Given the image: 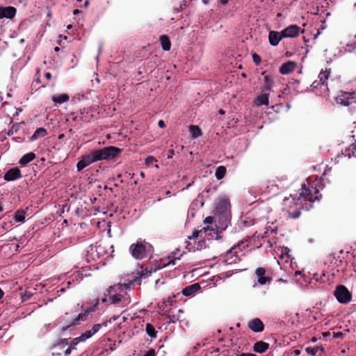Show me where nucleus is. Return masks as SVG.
I'll list each match as a JSON object with an SVG mask.
<instances>
[{"label": "nucleus", "mask_w": 356, "mask_h": 356, "mask_svg": "<svg viewBox=\"0 0 356 356\" xmlns=\"http://www.w3.org/2000/svg\"><path fill=\"white\" fill-rule=\"evenodd\" d=\"M122 152V149L115 146H108L99 149L92 150L90 154L81 156V159L76 163V170L78 172H80L92 163L102 160H111L115 159L119 156Z\"/></svg>", "instance_id": "1"}, {"label": "nucleus", "mask_w": 356, "mask_h": 356, "mask_svg": "<svg viewBox=\"0 0 356 356\" xmlns=\"http://www.w3.org/2000/svg\"><path fill=\"white\" fill-rule=\"evenodd\" d=\"M99 305V299H97L95 302L90 307L83 309V306H81L83 309L82 312L76 314L74 312H66L63 316H62V321H63V325L61 327V332H65L72 327L79 325L82 322L88 320V316L95 311L97 310Z\"/></svg>", "instance_id": "2"}, {"label": "nucleus", "mask_w": 356, "mask_h": 356, "mask_svg": "<svg viewBox=\"0 0 356 356\" xmlns=\"http://www.w3.org/2000/svg\"><path fill=\"white\" fill-rule=\"evenodd\" d=\"M318 193V191L313 187L311 186L309 184H302V187L300 189V192L298 194V196H297V194H295L293 195H291L292 197V200H290L289 198H284L283 200V204L285 207L284 209H286V207L289 204L293 203L295 201H299L302 199L305 200H309L311 202H314L316 200H318L317 194Z\"/></svg>", "instance_id": "3"}, {"label": "nucleus", "mask_w": 356, "mask_h": 356, "mask_svg": "<svg viewBox=\"0 0 356 356\" xmlns=\"http://www.w3.org/2000/svg\"><path fill=\"white\" fill-rule=\"evenodd\" d=\"M180 259V257H175V256L170 255L166 260H163L159 262L156 268L151 267L142 270L140 272L137 273L138 276L135 277L134 282L138 284H140V280L142 278H147L152 275V273L155 272L157 269H161L169 265H175L176 260Z\"/></svg>", "instance_id": "4"}, {"label": "nucleus", "mask_w": 356, "mask_h": 356, "mask_svg": "<svg viewBox=\"0 0 356 356\" xmlns=\"http://www.w3.org/2000/svg\"><path fill=\"white\" fill-rule=\"evenodd\" d=\"M244 242L241 241L237 245H234L225 254L223 262L227 264H236L241 260V257L244 255L242 250L240 249V246L243 245Z\"/></svg>", "instance_id": "5"}, {"label": "nucleus", "mask_w": 356, "mask_h": 356, "mask_svg": "<svg viewBox=\"0 0 356 356\" xmlns=\"http://www.w3.org/2000/svg\"><path fill=\"white\" fill-rule=\"evenodd\" d=\"M115 286H111L105 292L106 296L109 298V304L118 305L121 303L122 307H125L129 304V301L124 296L118 293Z\"/></svg>", "instance_id": "6"}, {"label": "nucleus", "mask_w": 356, "mask_h": 356, "mask_svg": "<svg viewBox=\"0 0 356 356\" xmlns=\"http://www.w3.org/2000/svg\"><path fill=\"white\" fill-rule=\"evenodd\" d=\"M334 296L337 300L342 304L349 302L352 298L351 293L348 291L346 286L341 284L337 286L334 291Z\"/></svg>", "instance_id": "7"}, {"label": "nucleus", "mask_w": 356, "mask_h": 356, "mask_svg": "<svg viewBox=\"0 0 356 356\" xmlns=\"http://www.w3.org/2000/svg\"><path fill=\"white\" fill-rule=\"evenodd\" d=\"M336 101L346 106H356V92H343L336 98Z\"/></svg>", "instance_id": "8"}, {"label": "nucleus", "mask_w": 356, "mask_h": 356, "mask_svg": "<svg viewBox=\"0 0 356 356\" xmlns=\"http://www.w3.org/2000/svg\"><path fill=\"white\" fill-rule=\"evenodd\" d=\"M129 250L136 259H143L146 257V246L143 243L131 245Z\"/></svg>", "instance_id": "9"}, {"label": "nucleus", "mask_w": 356, "mask_h": 356, "mask_svg": "<svg viewBox=\"0 0 356 356\" xmlns=\"http://www.w3.org/2000/svg\"><path fill=\"white\" fill-rule=\"evenodd\" d=\"M282 31V35L285 38H296L300 33H304L305 30L301 29L300 26L296 24H291L283 29Z\"/></svg>", "instance_id": "10"}, {"label": "nucleus", "mask_w": 356, "mask_h": 356, "mask_svg": "<svg viewBox=\"0 0 356 356\" xmlns=\"http://www.w3.org/2000/svg\"><path fill=\"white\" fill-rule=\"evenodd\" d=\"M254 274L257 282L260 285L270 284L273 280L272 277L267 275L266 268L263 267L257 268L254 271Z\"/></svg>", "instance_id": "11"}, {"label": "nucleus", "mask_w": 356, "mask_h": 356, "mask_svg": "<svg viewBox=\"0 0 356 356\" xmlns=\"http://www.w3.org/2000/svg\"><path fill=\"white\" fill-rule=\"evenodd\" d=\"M107 325L108 321H104L102 323L94 324L91 329L86 330L84 332H83L80 335V337L81 338L83 341H85L86 340L91 338L93 335L97 333L102 327H107Z\"/></svg>", "instance_id": "12"}, {"label": "nucleus", "mask_w": 356, "mask_h": 356, "mask_svg": "<svg viewBox=\"0 0 356 356\" xmlns=\"http://www.w3.org/2000/svg\"><path fill=\"white\" fill-rule=\"evenodd\" d=\"M22 177L21 170L15 167L8 170L4 175L3 179L5 181H11L18 179Z\"/></svg>", "instance_id": "13"}, {"label": "nucleus", "mask_w": 356, "mask_h": 356, "mask_svg": "<svg viewBox=\"0 0 356 356\" xmlns=\"http://www.w3.org/2000/svg\"><path fill=\"white\" fill-rule=\"evenodd\" d=\"M248 327L254 332H261L264 330V325L261 319L254 318L248 323Z\"/></svg>", "instance_id": "14"}, {"label": "nucleus", "mask_w": 356, "mask_h": 356, "mask_svg": "<svg viewBox=\"0 0 356 356\" xmlns=\"http://www.w3.org/2000/svg\"><path fill=\"white\" fill-rule=\"evenodd\" d=\"M297 67V63L292 60H288L284 63L279 69V72L282 74H288L293 72Z\"/></svg>", "instance_id": "15"}, {"label": "nucleus", "mask_w": 356, "mask_h": 356, "mask_svg": "<svg viewBox=\"0 0 356 356\" xmlns=\"http://www.w3.org/2000/svg\"><path fill=\"white\" fill-rule=\"evenodd\" d=\"M17 10L15 7H0V19H12L16 15Z\"/></svg>", "instance_id": "16"}, {"label": "nucleus", "mask_w": 356, "mask_h": 356, "mask_svg": "<svg viewBox=\"0 0 356 356\" xmlns=\"http://www.w3.org/2000/svg\"><path fill=\"white\" fill-rule=\"evenodd\" d=\"M282 38L284 37L282 35V31H270L269 32L268 40L272 46H277Z\"/></svg>", "instance_id": "17"}, {"label": "nucleus", "mask_w": 356, "mask_h": 356, "mask_svg": "<svg viewBox=\"0 0 356 356\" xmlns=\"http://www.w3.org/2000/svg\"><path fill=\"white\" fill-rule=\"evenodd\" d=\"M201 287L199 283H195L185 287L182 290V293L185 296H193L197 291L200 290Z\"/></svg>", "instance_id": "18"}, {"label": "nucleus", "mask_w": 356, "mask_h": 356, "mask_svg": "<svg viewBox=\"0 0 356 356\" xmlns=\"http://www.w3.org/2000/svg\"><path fill=\"white\" fill-rule=\"evenodd\" d=\"M229 206V204L227 200H222L219 202L216 207V210L218 212L224 213V217L225 218L226 220H227L229 217L227 211Z\"/></svg>", "instance_id": "19"}, {"label": "nucleus", "mask_w": 356, "mask_h": 356, "mask_svg": "<svg viewBox=\"0 0 356 356\" xmlns=\"http://www.w3.org/2000/svg\"><path fill=\"white\" fill-rule=\"evenodd\" d=\"M254 104L258 106L261 105L268 106L269 104V94L266 92H262V94L255 98Z\"/></svg>", "instance_id": "20"}, {"label": "nucleus", "mask_w": 356, "mask_h": 356, "mask_svg": "<svg viewBox=\"0 0 356 356\" xmlns=\"http://www.w3.org/2000/svg\"><path fill=\"white\" fill-rule=\"evenodd\" d=\"M261 75L264 76L265 85L261 88L262 92H270L274 85V81L269 75L266 74V72H263Z\"/></svg>", "instance_id": "21"}, {"label": "nucleus", "mask_w": 356, "mask_h": 356, "mask_svg": "<svg viewBox=\"0 0 356 356\" xmlns=\"http://www.w3.org/2000/svg\"><path fill=\"white\" fill-rule=\"evenodd\" d=\"M269 343L263 341H259L254 343L253 346V350L258 353H263L269 348Z\"/></svg>", "instance_id": "22"}, {"label": "nucleus", "mask_w": 356, "mask_h": 356, "mask_svg": "<svg viewBox=\"0 0 356 356\" xmlns=\"http://www.w3.org/2000/svg\"><path fill=\"white\" fill-rule=\"evenodd\" d=\"M306 352L312 355L315 356L319 353L321 356L324 353V348L323 346H308L305 348Z\"/></svg>", "instance_id": "23"}, {"label": "nucleus", "mask_w": 356, "mask_h": 356, "mask_svg": "<svg viewBox=\"0 0 356 356\" xmlns=\"http://www.w3.org/2000/svg\"><path fill=\"white\" fill-rule=\"evenodd\" d=\"M35 157H36V156H35V153H33V152L27 153V154H24V156H22V157L19 161V163L21 165L24 166V165H27L28 163H29L30 162H31L32 161H33L35 159Z\"/></svg>", "instance_id": "24"}, {"label": "nucleus", "mask_w": 356, "mask_h": 356, "mask_svg": "<svg viewBox=\"0 0 356 356\" xmlns=\"http://www.w3.org/2000/svg\"><path fill=\"white\" fill-rule=\"evenodd\" d=\"M161 47L164 51H169L171 47V42L170 38L166 35H162L159 38Z\"/></svg>", "instance_id": "25"}, {"label": "nucleus", "mask_w": 356, "mask_h": 356, "mask_svg": "<svg viewBox=\"0 0 356 356\" xmlns=\"http://www.w3.org/2000/svg\"><path fill=\"white\" fill-rule=\"evenodd\" d=\"M69 98L70 97H69L68 95L61 94V95H54L51 97V99L55 104H61L64 102H67L69 100Z\"/></svg>", "instance_id": "26"}, {"label": "nucleus", "mask_w": 356, "mask_h": 356, "mask_svg": "<svg viewBox=\"0 0 356 356\" xmlns=\"http://www.w3.org/2000/svg\"><path fill=\"white\" fill-rule=\"evenodd\" d=\"M47 134V131L44 128L40 127L36 129L31 137V140H35L39 138H43Z\"/></svg>", "instance_id": "27"}, {"label": "nucleus", "mask_w": 356, "mask_h": 356, "mask_svg": "<svg viewBox=\"0 0 356 356\" xmlns=\"http://www.w3.org/2000/svg\"><path fill=\"white\" fill-rule=\"evenodd\" d=\"M343 154L345 156H348V158H351L352 156L356 158V140L355 143H352L348 148L345 149Z\"/></svg>", "instance_id": "28"}, {"label": "nucleus", "mask_w": 356, "mask_h": 356, "mask_svg": "<svg viewBox=\"0 0 356 356\" xmlns=\"http://www.w3.org/2000/svg\"><path fill=\"white\" fill-rule=\"evenodd\" d=\"M26 212L22 209H17L15 213L13 218L16 222H24L25 220Z\"/></svg>", "instance_id": "29"}, {"label": "nucleus", "mask_w": 356, "mask_h": 356, "mask_svg": "<svg viewBox=\"0 0 356 356\" xmlns=\"http://www.w3.org/2000/svg\"><path fill=\"white\" fill-rule=\"evenodd\" d=\"M145 332L151 338L155 339L157 337V331L151 323H147L145 325Z\"/></svg>", "instance_id": "30"}, {"label": "nucleus", "mask_w": 356, "mask_h": 356, "mask_svg": "<svg viewBox=\"0 0 356 356\" xmlns=\"http://www.w3.org/2000/svg\"><path fill=\"white\" fill-rule=\"evenodd\" d=\"M190 133L193 137V138H197L202 136V131L198 126L196 125H191L190 126Z\"/></svg>", "instance_id": "31"}, {"label": "nucleus", "mask_w": 356, "mask_h": 356, "mask_svg": "<svg viewBox=\"0 0 356 356\" xmlns=\"http://www.w3.org/2000/svg\"><path fill=\"white\" fill-rule=\"evenodd\" d=\"M226 171H227V170L225 166H223V165L218 166L216 168V172H215V176H216V179L218 180L222 179L225 176Z\"/></svg>", "instance_id": "32"}, {"label": "nucleus", "mask_w": 356, "mask_h": 356, "mask_svg": "<svg viewBox=\"0 0 356 356\" xmlns=\"http://www.w3.org/2000/svg\"><path fill=\"white\" fill-rule=\"evenodd\" d=\"M329 75H330V72L327 71V70L320 72V74L318 75V78H319L320 83L321 85H324L325 83V81L327 80Z\"/></svg>", "instance_id": "33"}, {"label": "nucleus", "mask_w": 356, "mask_h": 356, "mask_svg": "<svg viewBox=\"0 0 356 356\" xmlns=\"http://www.w3.org/2000/svg\"><path fill=\"white\" fill-rule=\"evenodd\" d=\"M288 216L292 218H298L300 217L301 214L300 211V206H299L294 211H291L290 210H287Z\"/></svg>", "instance_id": "34"}, {"label": "nucleus", "mask_w": 356, "mask_h": 356, "mask_svg": "<svg viewBox=\"0 0 356 356\" xmlns=\"http://www.w3.org/2000/svg\"><path fill=\"white\" fill-rule=\"evenodd\" d=\"M275 233L276 234V229L272 228L270 226L266 227V231L264 232V234L261 235L262 238H266L269 236V234Z\"/></svg>", "instance_id": "35"}, {"label": "nucleus", "mask_w": 356, "mask_h": 356, "mask_svg": "<svg viewBox=\"0 0 356 356\" xmlns=\"http://www.w3.org/2000/svg\"><path fill=\"white\" fill-rule=\"evenodd\" d=\"M83 340L81 339V338L79 337H76V338H74L71 342H70V347L72 348V349H75V346L80 342H82Z\"/></svg>", "instance_id": "36"}, {"label": "nucleus", "mask_w": 356, "mask_h": 356, "mask_svg": "<svg viewBox=\"0 0 356 356\" xmlns=\"http://www.w3.org/2000/svg\"><path fill=\"white\" fill-rule=\"evenodd\" d=\"M18 124H14L12 126V127L9 129L8 132V136L14 135L17 131H18Z\"/></svg>", "instance_id": "37"}, {"label": "nucleus", "mask_w": 356, "mask_h": 356, "mask_svg": "<svg viewBox=\"0 0 356 356\" xmlns=\"http://www.w3.org/2000/svg\"><path fill=\"white\" fill-rule=\"evenodd\" d=\"M252 60H253V62L257 65H259L261 63V57L256 53L252 54Z\"/></svg>", "instance_id": "38"}, {"label": "nucleus", "mask_w": 356, "mask_h": 356, "mask_svg": "<svg viewBox=\"0 0 356 356\" xmlns=\"http://www.w3.org/2000/svg\"><path fill=\"white\" fill-rule=\"evenodd\" d=\"M154 161H156V159L152 156H149L145 159V164L147 165H149L152 164Z\"/></svg>", "instance_id": "39"}, {"label": "nucleus", "mask_w": 356, "mask_h": 356, "mask_svg": "<svg viewBox=\"0 0 356 356\" xmlns=\"http://www.w3.org/2000/svg\"><path fill=\"white\" fill-rule=\"evenodd\" d=\"M31 296H32V294L31 293L26 291L25 293H22L21 298L22 299V301H26V300H29Z\"/></svg>", "instance_id": "40"}, {"label": "nucleus", "mask_w": 356, "mask_h": 356, "mask_svg": "<svg viewBox=\"0 0 356 356\" xmlns=\"http://www.w3.org/2000/svg\"><path fill=\"white\" fill-rule=\"evenodd\" d=\"M68 343H69L67 339H63L58 342V346H60L61 348H65V346L68 345Z\"/></svg>", "instance_id": "41"}, {"label": "nucleus", "mask_w": 356, "mask_h": 356, "mask_svg": "<svg viewBox=\"0 0 356 356\" xmlns=\"http://www.w3.org/2000/svg\"><path fill=\"white\" fill-rule=\"evenodd\" d=\"M143 356H156V352L154 348H150Z\"/></svg>", "instance_id": "42"}, {"label": "nucleus", "mask_w": 356, "mask_h": 356, "mask_svg": "<svg viewBox=\"0 0 356 356\" xmlns=\"http://www.w3.org/2000/svg\"><path fill=\"white\" fill-rule=\"evenodd\" d=\"M200 231H195L193 232V233L192 234L191 236H188V238L189 239H195V238H197L199 236V234H200Z\"/></svg>", "instance_id": "43"}, {"label": "nucleus", "mask_w": 356, "mask_h": 356, "mask_svg": "<svg viewBox=\"0 0 356 356\" xmlns=\"http://www.w3.org/2000/svg\"><path fill=\"white\" fill-rule=\"evenodd\" d=\"M204 222L206 224H211L213 222V218L212 216H207Z\"/></svg>", "instance_id": "44"}, {"label": "nucleus", "mask_w": 356, "mask_h": 356, "mask_svg": "<svg viewBox=\"0 0 356 356\" xmlns=\"http://www.w3.org/2000/svg\"><path fill=\"white\" fill-rule=\"evenodd\" d=\"M175 155V151L174 149H169L168 151V154H167V158L168 159H172L173 157V156Z\"/></svg>", "instance_id": "45"}, {"label": "nucleus", "mask_w": 356, "mask_h": 356, "mask_svg": "<svg viewBox=\"0 0 356 356\" xmlns=\"http://www.w3.org/2000/svg\"><path fill=\"white\" fill-rule=\"evenodd\" d=\"M343 337V334L341 332H337L333 333L334 338H342Z\"/></svg>", "instance_id": "46"}, {"label": "nucleus", "mask_w": 356, "mask_h": 356, "mask_svg": "<svg viewBox=\"0 0 356 356\" xmlns=\"http://www.w3.org/2000/svg\"><path fill=\"white\" fill-rule=\"evenodd\" d=\"M236 356H257V355H256L255 354H253V353H237Z\"/></svg>", "instance_id": "47"}, {"label": "nucleus", "mask_w": 356, "mask_h": 356, "mask_svg": "<svg viewBox=\"0 0 356 356\" xmlns=\"http://www.w3.org/2000/svg\"><path fill=\"white\" fill-rule=\"evenodd\" d=\"M101 301L103 303H109V298L104 294V297L101 298Z\"/></svg>", "instance_id": "48"}, {"label": "nucleus", "mask_w": 356, "mask_h": 356, "mask_svg": "<svg viewBox=\"0 0 356 356\" xmlns=\"http://www.w3.org/2000/svg\"><path fill=\"white\" fill-rule=\"evenodd\" d=\"M72 350L73 349L70 346L67 349H65L64 351L65 356H68L71 353Z\"/></svg>", "instance_id": "49"}, {"label": "nucleus", "mask_w": 356, "mask_h": 356, "mask_svg": "<svg viewBox=\"0 0 356 356\" xmlns=\"http://www.w3.org/2000/svg\"><path fill=\"white\" fill-rule=\"evenodd\" d=\"M158 125L160 128H164L165 127V124L163 120H160L158 122Z\"/></svg>", "instance_id": "50"}, {"label": "nucleus", "mask_w": 356, "mask_h": 356, "mask_svg": "<svg viewBox=\"0 0 356 356\" xmlns=\"http://www.w3.org/2000/svg\"><path fill=\"white\" fill-rule=\"evenodd\" d=\"M44 76L47 80H50L51 78V74L50 72H46Z\"/></svg>", "instance_id": "51"}, {"label": "nucleus", "mask_w": 356, "mask_h": 356, "mask_svg": "<svg viewBox=\"0 0 356 356\" xmlns=\"http://www.w3.org/2000/svg\"><path fill=\"white\" fill-rule=\"evenodd\" d=\"M168 318H170L169 323H175V316H171L168 315Z\"/></svg>", "instance_id": "52"}, {"label": "nucleus", "mask_w": 356, "mask_h": 356, "mask_svg": "<svg viewBox=\"0 0 356 356\" xmlns=\"http://www.w3.org/2000/svg\"><path fill=\"white\" fill-rule=\"evenodd\" d=\"M172 302V300L169 298L167 300L164 301L163 303L164 304H167V303L171 304Z\"/></svg>", "instance_id": "53"}, {"label": "nucleus", "mask_w": 356, "mask_h": 356, "mask_svg": "<svg viewBox=\"0 0 356 356\" xmlns=\"http://www.w3.org/2000/svg\"><path fill=\"white\" fill-rule=\"evenodd\" d=\"M294 354L296 356L299 355L300 354V350H294Z\"/></svg>", "instance_id": "54"}, {"label": "nucleus", "mask_w": 356, "mask_h": 356, "mask_svg": "<svg viewBox=\"0 0 356 356\" xmlns=\"http://www.w3.org/2000/svg\"><path fill=\"white\" fill-rule=\"evenodd\" d=\"M81 11L80 10H79V9H75V10H74V11H73V14H74V15H76V14H78V13H81Z\"/></svg>", "instance_id": "55"}, {"label": "nucleus", "mask_w": 356, "mask_h": 356, "mask_svg": "<svg viewBox=\"0 0 356 356\" xmlns=\"http://www.w3.org/2000/svg\"><path fill=\"white\" fill-rule=\"evenodd\" d=\"M219 1H220V2L222 4L225 5V4H227V2H228V1H229V0H219Z\"/></svg>", "instance_id": "56"}, {"label": "nucleus", "mask_w": 356, "mask_h": 356, "mask_svg": "<svg viewBox=\"0 0 356 356\" xmlns=\"http://www.w3.org/2000/svg\"><path fill=\"white\" fill-rule=\"evenodd\" d=\"M257 232L252 235V237L255 239L256 238H259L260 237V235H257Z\"/></svg>", "instance_id": "57"}, {"label": "nucleus", "mask_w": 356, "mask_h": 356, "mask_svg": "<svg viewBox=\"0 0 356 356\" xmlns=\"http://www.w3.org/2000/svg\"><path fill=\"white\" fill-rule=\"evenodd\" d=\"M118 318V316H113V317H112L109 321H108V322H109V323H111V319H113V321H115Z\"/></svg>", "instance_id": "58"}, {"label": "nucleus", "mask_w": 356, "mask_h": 356, "mask_svg": "<svg viewBox=\"0 0 356 356\" xmlns=\"http://www.w3.org/2000/svg\"><path fill=\"white\" fill-rule=\"evenodd\" d=\"M3 296V291L0 288V300L2 298Z\"/></svg>", "instance_id": "59"}, {"label": "nucleus", "mask_w": 356, "mask_h": 356, "mask_svg": "<svg viewBox=\"0 0 356 356\" xmlns=\"http://www.w3.org/2000/svg\"><path fill=\"white\" fill-rule=\"evenodd\" d=\"M88 4H89V1L88 0H86L85 3H84V6L87 7L88 6Z\"/></svg>", "instance_id": "60"}, {"label": "nucleus", "mask_w": 356, "mask_h": 356, "mask_svg": "<svg viewBox=\"0 0 356 356\" xmlns=\"http://www.w3.org/2000/svg\"><path fill=\"white\" fill-rule=\"evenodd\" d=\"M317 341V339L316 337H312L311 339L312 342H316Z\"/></svg>", "instance_id": "61"}, {"label": "nucleus", "mask_w": 356, "mask_h": 356, "mask_svg": "<svg viewBox=\"0 0 356 356\" xmlns=\"http://www.w3.org/2000/svg\"><path fill=\"white\" fill-rule=\"evenodd\" d=\"M52 354H53L54 356L60 355V353H55V352H54Z\"/></svg>", "instance_id": "62"}, {"label": "nucleus", "mask_w": 356, "mask_h": 356, "mask_svg": "<svg viewBox=\"0 0 356 356\" xmlns=\"http://www.w3.org/2000/svg\"><path fill=\"white\" fill-rule=\"evenodd\" d=\"M202 2L204 3V4H207L209 1V0H202Z\"/></svg>", "instance_id": "63"}, {"label": "nucleus", "mask_w": 356, "mask_h": 356, "mask_svg": "<svg viewBox=\"0 0 356 356\" xmlns=\"http://www.w3.org/2000/svg\"><path fill=\"white\" fill-rule=\"evenodd\" d=\"M219 113L222 115L225 113V111L222 109H220L219 110Z\"/></svg>", "instance_id": "64"}]
</instances>
